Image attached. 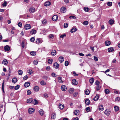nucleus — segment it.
Here are the masks:
<instances>
[{"mask_svg":"<svg viewBox=\"0 0 120 120\" xmlns=\"http://www.w3.org/2000/svg\"><path fill=\"white\" fill-rule=\"evenodd\" d=\"M52 59H49L48 60V63L50 64H51L52 63Z\"/></svg>","mask_w":120,"mask_h":120,"instance_id":"43","label":"nucleus"},{"mask_svg":"<svg viewBox=\"0 0 120 120\" xmlns=\"http://www.w3.org/2000/svg\"><path fill=\"white\" fill-rule=\"evenodd\" d=\"M7 5V2L5 1L4 3L2 4L3 6V7H5Z\"/></svg>","mask_w":120,"mask_h":120,"instance_id":"51","label":"nucleus"},{"mask_svg":"<svg viewBox=\"0 0 120 120\" xmlns=\"http://www.w3.org/2000/svg\"><path fill=\"white\" fill-rule=\"evenodd\" d=\"M61 90L63 91H65L67 89L66 86L64 85H62L61 86Z\"/></svg>","mask_w":120,"mask_h":120,"instance_id":"10","label":"nucleus"},{"mask_svg":"<svg viewBox=\"0 0 120 120\" xmlns=\"http://www.w3.org/2000/svg\"><path fill=\"white\" fill-rule=\"evenodd\" d=\"M86 111L89 112L90 111V109L89 107H87L86 108Z\"/></svg>","mask_w":120,"mask_h":120,"instance_id":"52","label":"nucleus"},{"mask_svg":"<svg viewBox=\"0 0 120 120\" xmlns=\"http://www.w3.org/2000/svg\"><path fill=\"white\" fill-rule=\"evenodd\" d=\"M77 30V29L76 28H73L71 30V32L73 33L75 32Z\"/></svg>","mask_w":120,"mask_h":120,"instance_id":"26","label":"nucleus"},{"mask_svg":"<svg viewBox=\"0 0 120 120\" xmlns=\"http://www.w3.org/2000/svg\"><path fill=\"white\" fill-rule=\"evenodd\" d=\"M19 88V85H17L15 87V90H17Z\"/></svg>","mask_w":120,"mask_h":120,"instance_id":"55","label":"nucleus"},{"mask_svg":"<svg viewBox=\"0 0 120 120\" xmlns=\"http://www.w3.org/2000/svg\"><path fill=\"white\" fill-rule=\"evenodd\" d=\"M33 100L32 98H29L27 100V102L28 103H30L32 102Z\"/></svg>","mask_w":120,"mask_h":120,"instance_id":"27","label":"nucleus"},{"mask_svg":"<svg viewBox=\"0 0 120 120\" xmlns=\"http://www.w3.org/2000/svg\"><path fill=\"white\" fill-rule=\"evenodd\" d=\"M56 114L55 113H53L52 115L51 118L53 119H54L56 117Z\"/></svg>","mask_w":120,"mask_h":120,"instance_id":"36","label":"nucleus"},{"mask_svg":"<svg viewBox=\"0 0 120 120\" xmlns=\"http://www.w3.org/2000/svg\"><path fill=\"white\" fill-rule=\"evenodd\" d=\"M34 110H35L34 109L30 108L29 109L28 112L30 114H32L34 112Z\"/></svg>","mask_w":120,"mask_h":120,"instance_id":"1","label":"nucleus"},{"mask_svg":"<svg viewBox=\"0 0 120 120\" xmlns=\"http://www.w3.org/2000/svg\"><path fill=\"white\" fill-rule=\"evenodd\" d=\"M28 76L27 75L25 76L23 78V79L25 80L27 79H28Z\"/></svg>","mask_w":120,"mask_h":120,"instance_id":"63","label":"nucleus"},{"mask_svg":"<svg viewBox=\"0 0 120 120\" xmlns=\"http://www.w3.org/2000/svg\"><path fill=\"white\" fill-rule=\"evenodd\" d=\"M105 92L106 94H108L109 92V90L108 89H105Z\"/></svg>","mask_w":120,"mask_h":120,"instance_id":"37","label":"nucleus"},{"mask_svg":"<svg viewBox=\"0 0 120 120\" xmlns=\"http://www.w3.org/2000/svg\"><path fill=\"white\" fill-rule=\"evenodd\" d=\"M18 74L20 75H22V71L21 70H19L18 71Z\"/></svg>","mask_w":120,"mask_h":120,"instance_id":"31","label":"nucleus"},{"mask_svg":"<svg viewBox=\"0 0 120 120\" xmlns=\"http://www.w3.org/2000/svg\"><path fill=\"white\" fill-rule=\"evenodd\" d=\"M90 92L89 90H88L87 89L85 92V93L86 95H88L89 94Z\"/></svg>","mask_w":120,"mask_h":120,"instance_id":"44","label":"nucleus"},{"mask_svg":"<svg viewBox=\"0 0 120 120\" xmlns=\"http://www.w3.org/2000/svg\"><path fill=\"white\" fill-rule=\"evenodd\" d=\"M51 53L52 56H55L56 54V51L55 50H52L51 52Z\"/></svg>","mask_w":120,"mask_h":120,"instance_id":"12","label":"nucleus"},{"mask_svg":"<svg viewBox=\"0 0 120 120\" xmlns=\"http://www.w3.org/2000/svg\"><path fill=\"white\" fill-rule=\"evenodd\" d=\"M50 67L49 66H47L46 68V70L48 71H49L50 70Z\"/></svg>","mask_w":120,"mask_h":120,"instance_id":"58","label":"nucleus"},{"mask_svg":"<svg viewBox=\"0 0 120 120\" xmlns=\"http://www.w3.org/2000/svg\"><path fill=\"white\" fill-rule=\"evenodd\" d=\"M114 108L116 112L119 109V108L117 106H115Z\"/></svg>","mask_w":120,"mask_h":120,"instance_id":"38","label":"nucleus"},{"mask_svg":"<svg viewBox=\"0 0 120 120\" xmlns=\"http://www.w3.org/2000/svg\"><path fill=\"white\" fill-rule=\"evenodd\" d=\"M32 103L33 104L36 105L38 104V101L35 99L33 100Z\"/></svg>","mask_w":120,"mask_h":120,"instance_id":"19","label":"nucleus"},{"mask_svg":"<svg viewBox=\"0 0 120 120\" xmlns=\"http://www.w3.org/2000/svg\"><path fill=\"white\" fill-rule=\"evenodd\" d=\"M114 50V49L113 47L109 48L108 49V51L109 52H111Z\"/></svg>","mask_w":120,"mask_h":120,"instance_id":"20","label":"nucleus"},{"mask_svg":"<svg viewBox=\"0 0 120 120\" xmlns=\"http://www.w3.org/2000/svg\"><path fill=\"white\" fill-rule=\"evenodd\" d=\"M108 22L110 25H112L114 23V21L113 20L111 19Z\"/></svg>","mask_w":120,"mask_h":120,"instance_id":"30","label":"nucleus"},{"mask_svg":"<svg viewBox=\"0 0 120 120\" xmlns=\"http://www.w3.org/2000/svg\"><path fill=\"white\" fill-rule=\"evenodd\" d=\"M4 50L6 51H8L10 50V47L8 45L5 46L4 47Z\"/></svg>","mask_w":120,"mask_h":120,"instance_id":"11","label":"nucleus"},{"mask_svg":"<svg viewBox=\"0 0 120 120\" xmlns=\"http://www.w3.org/2000/svg\"><path fill=\"white\" fill-rule=\"evenodd\" d=\"M17 78H13L12 80V82L13 83H15L17 81Z\"/></svg>","mask_w":120,"mask_h":120,"instance_id":"22","label":"nucleus"},{"mask_svg":"<svg viewBox=\"0 0 120 120\" xmlns=\"http://www.w3.org/2000/svg\"><path fill=\"white\" fill-rule=\"evenodd\" d=\"M110 112L109 111V110L107 109L104 112L105 114L107 116H109L110 113Z\"/></svg>","mask_w":120,"mask_h":120,"instance_id":"7","label":"nucleus"},{"mask_svg":"<svg viewBox=\"0 0 120 120\" xmlns=\"http://www.w3.org/2000/svg\"><path fill=\"white\" fill-rule=\"evenodd\" d=\"M94 60L96 61H97L98 60V57L96 56H94Z\"/></svg>","mask_w":120,"mask_h":120,"instance_id":"54","label":"nucleus"},{"mask_svg":"<svg viewBox=\"0 0 120 120\" xmlns=\"http://www.w3.org/2000/svg\"><path fill=\"white\" fill-rule=\"evenodd\" d=\"M99 98V96L97 94L96 95L95 97L94 98V101H96Z\"/></svg>","mask_w":120,"mask_h":120,"instance_id":"33","label":"nucleus"},{"mask_svg":"<svg viewBox=\"0 0 120 120\" xmlns=\"http://www.w3.org/2000/svg\"><path fill=\"white\" fill-rule=\"evenodd\" d=\"M51 75L52 76L54 77H56V74L55 73H52L51 74Z\"/></svg>","mask_w":120,"mask_h":120,"instance_id":"61","label":"nucleus"},{"mask_svg":"<svg viewBox=\"0 0 120 120\" xmlns=\"http://www.w3.org/2000/svg\"><path fill=\"white\" fill-rule=\"evenodd\" d=\"M60 11L64 13L66 11V8L65 7H63L61 8Z\"/></svg>","mask_w":120,"mask_h":120,"instance_id":"8","label":"nucleus"},{"mask_svg":"<svg viewBox=\"0 0 120 120\" xmlns=\"http://www.w3.org/2000/svg\"><path fill=\"white\" fill-rule=\"evenodd\" d=\"M50 3L49 1L46 2L44 4V6H49L50 4Z\"/></svg>","mask_w":120,"mask_h":120,"instance_id":"17","label":"nucleus"},{"mask_svg":"<svg viewBox=\"0 0 120 120\" xmlns=\"http://www.w3.org/2000/svg\"><path fill=\"white\" fill-rule=\"evenodd\" d=\"M84 10L86 12L90 10L89 9L86 7H85L84 8Z\"/></svg>","mask_w":120,"mask_h":120,"instance_id":"35","label":"nucleus"},{"mask_svg":"<svg viewBox=\"0 0 120 120\" xmlns=\"http://www.w3.org/2000/svg\"><path fill=\"white\" fill-rule=\"evenodd\" d=\"M36 33V30H32L30 31V33L32 34H34Z\"/></svg>","mask_w":120,"mask_h":120,"instance_id":"28","label":"nucleus"},{"mask_svg":"<svg viewBox=\"0 0 120 120\" xmlns=\"http://www.w3.org/2000/svg\"><path fill=\"white\" fill-rule=\"evenodd\" d=\"M98 109L99 110L102 111L104 109L103 106L102 105H100L98 106Z\"/></svg>","mask_w":120,"mask_h":120,"instance_id":"15","label":"nucleus"},{"mask_svg":"<svg viewBox=\"0 0 120 120\" xmlns=\"http://www.w3.org/2000/svg\"><path fill=\"white\" fill-rule=\"evenodd\" d=\"M94 79L93 78H91L89 80V82L90 83H92L94 82Z\"/></svg>","mask_w":120,"mask_h":120,"instance_id":"34","label":"nucleus"},{"mask_svg":"<svg viewBox=\"0 0 120 120\" xmlns=\"http://www.w3.org/2000/svg\"><path fill=\"white\" fill-rule=\"evenodd\" d=\"M39 113L40 115L41 116H42L43 115L44 113V112L42 109H40L39 111Z\"/></svg>","mask_w":120,"mask_h":120,"instance_id":"21","label":"nucleus"},{"mask_svg":"<svg viewBox=\"0 0 120 120\" xmlns=\"http://www.w3.org/2000/svg\"><path fill=\"white\" fill-rule=\"evenodd\" d=\"M66 36V35L65 34H63L62 35H61L60 36V37L61 38H63L64 37Z\"/></svg>","mask_w":120,"mask_h":120,"instance_id":"64","label":"nucleus"},{"mask_svg":"<svg viewBox=\"0 0 120 120\" xmlns=\"http://www.w3.org/2000/svg\"><path fill=\"white\" fill-rule=\"evenodd\" d=\"M69 64L68 62V61H66L65 62V66H67Z\"/></svg>","mask_w":120,"mask_h":120,"instance_id":"53","label":"nucleus"},{"mask_svg":"<svg viewBox=\"0 0 120 120\" xmlns=\"http://www.w3.org/2000/svg\"><path fill=\"white\" fill-rule=\"evenodd\" d=\"M72 83L74 85H76L78 84V82L75 79H73L72 80Z\"/></svg>","mask_w":120,"mask_h":120,"instance_id":"24","label":"nucleus"},{"mask_svg":"<svg viewBox=\"0 0 120 120\" xmlns=\"http://www.w3.org/2000/svg\"><path fill=\"white\" fill-rule=\"evenodd\" d=\"M101 88V87L99 86V85L98 86H97L96 87V90L97 91H98Z\"/></svg>","mask_w":120,"mask_h":120,"instance_id":"49","label":"nucleus"},{"mask_svg":"<svg viewBox=\"0 0 120 120\" xmlns=\"http://www.w3.org/2000/svg\"><path fill=\"white\" fill-rule=\"evenodd\" d=\"M47 23V21L46 20H44L42 22V23L43 24H45Z\"/></svg>","mask_w":120,"mask_h":120,"instance_id":"59","label":"nucleus"},{"mask_svg":"<svg viewBox=\"0 0 120 120\" xmlns=\"http://www.w3.org/2000/svg\"><path fill=\"white\" fill-rule=\"evenodd\" d=\"M24 28L26 30L29 29L31 28V26L30 24H27L25 25Z\"/></svg>","mask_w":120,"mask_h":120,"instance_id":"3","label":"nucleus"},{"mask_svg":"<svg viewBox=\"0 0 120 120\" xmlns=\"http://www.w3.org/2000/svg\"><path fill=\"white\" fill-rule=\"evenodd\" d=\"M68 91L70 94H72L74 91V89L73 88H71L69 89Z\"/></svg>","mask_w":120,"mask_h":120,"instance_id":"14","label":"nucleus"},{"mask_svg":"<svg viewBox=\"0 0 120 120\" xmlns=\"http://www.w3.org/2000/svg\"><path fill=\"white\" fill-rule=\"evenodd\" d=\"M2 63L4 65H6L8 63V61L6 59H4L3 60Z\"/></svg>","mask_w":120,"mask_h":120,"instance_id":"13","label":"nucleus"},{"mask_svg":"<svg viewBox=\"0 0 120 120\" xmlns=\"http://www.w3.org/2000/svg\"><path fill=\"white\" fill-rule=\"evenodd\" d=\"M30 85V83L29 82H26L24 84V86L26 87H28Z\"/></svg>","mask_w":120,"mask_h":120,"instance_id":"16","label":"nucleus"},{"mask_svg":"<svg viewBox=\"0 0 120 120\" xmlns=\"http://www.w3.org/2000/svg\"><path fill=\"white\" fill-rule=\"evenodd\" d=\"M40 84L42 86L46 85V83L43 80L41 81L40 82Z\"/></svg>","mask_w":120,"mask_h":120,"instance_id":"29","label":"nucleus"},{"mask_svg":"<svg viewBox=\"0 0 120 120\" xmlns=\"http://www.w3.org/2000/svg\"><path fill=\"white\" fill-rule=\"evenodd\" d=\"M4 80L3 82L2 83V88L3 92H4Z\"/></svg>","mask_w":120,"mask_h":120,"instance_id":"41","label":"nucleus"},{"mask_svg":"<svg viewBox=\"0 0 120 120\" xmlns=\"http://www.w3.org/2000/svg\"><path fill=\"white\" fill-rule=\"evenodd\" d=\"M88 23V22L87 21H85L83 22V24L84 25H87Z\"/></svg>","mask_w":120,"mask_h":120,"instance_id":"45","label":"nucleus"},{"mask_svg":"<svg viewBox=\"0 0 120 120\" xmlns=\"http://www.w3.org/2000/svg\"><path fill=\"white\" fill-rule=\"evenodd\" d=\"M35 65H37L38 62V61L36 60H34L33 61Z\"/></svg>","mask_w":120,"mask_h":120,"instance_id":"48","label":"nucleus"},{"mask_svg":"<svg viewBox=\"0 0 120 120\" xmlns=\"http://www.w3.org/2000/svg\"><path fill=\"white\" fill-rule=\"evenodd\" d=\"M58 19V16L56 15H54L52 18V19L54 21H56Z\"/></svg>","mask_w":120,"mask_h":120,"instance_id":"4","label":"nucleus"},{"mask_svg":"<svg viewBox=\"0 0 120 120\" xmlns=\"http://www.w3.org/2000/svg\"><path fill=\"white\" fill-rule=\"evenodd\" d=\"M64 108V105H62L61 104H60L59 105V108L60 109H62Z\"/></svg>","mask_w":120,"mask_h":120,"instance_id":"23","label":"nucleus"},{"mask_svg":"<svg viewBox=\"0 0 120 120\" xmlns=\"http://www.w3.org/2000/svg\"><path fill=\"white\" fill-rule=\"evenodd\" d=\"M30 54L32 56H34L36 55V52H35L32 51L30 52Z\"/></svg>","mask_w":120,"mask_h":120,"instance_id":"47","label":"nucleus"},{"mask_svg":"<svg viewBox=\"0 0 120 120\" xmlns=\"http://www.w3.org/2000/svg\"><path fill=\"white\" fill-rule=\"evenodd\" d=\"M31 93V91L30 90H28L27 91V94L28 95H30Z\"/></svg>","mask_w":120,"mask_h":120,"instance_id":"60","label":"nucleus"},{"mask_svg":"<svg viewBox=\"0 0 120 120\" xmlns=\"http://www.w3.org/2000/svg\"><path fill=\"white\" fill-rule=\"evenodd\" d=\"M30 40L31 41L33 42L34 41L35 39L34 38L32 37L30 38Z\"/></svg>","mask_w":120,"mask_h":120,"instance_id":"62","label":"nucleus"},{"mask_svg":"<svg viewBox=\"0 0 120 120\" xmlns=\"http://www.w3.org/2000/svg\"><path fill=\"white\" fill-rule=\"evenodd\" d=\"M39 89V87L38 86H35L34 88V90L36 92L38 91Z\"/></svg>","mask_w":120,"mask_h":120,"instance_id":"9","label":"nucleus"},{"mask_svg":"<svg viewBox=\"0 0 120 120\" xmlns=\"http://www.w3.org/2000/svg\"><path fill=\"white\" fill-rule=\"evenodd\" d=\"M110 42L109 41H106L105 42V44L106 46H108L110 44Z\"/></svg>","mask_w":120,"mask_h":120,"instance_id":"18","label":"nucleus"},{"mask_svg":"<svg viewBox=\"0 0 120 120\" xmlns=\"http://www.w3.org/2000/svg\"><path fill=\"white\" fill-rule=\"evenodd\" d=\"M69 18L70 19H76V17L73 16H70Z\"/></svg>","mask_w":120,"mask_h":120,"instance_id":"57","label":"nucleus"},{"mask_svg":"<svg viewBox=\"0 0 120 120\" xmlns=\"http://www.w3.org/2000/svg\"><path fill=\"white\" fill-rule=\"evenodd\" d=\"M62 78L60 77H59L58 78V81L60 82H63L62 80Z\"/></svg>","mask_w":120,"mask_h":120,"instance_id":"39","label":"nucleus"},{"mask_svg":"<svg viewBox=\"0 0 120 120\" xmlns=\"http://www.w3.org/2000/svg\"><path fill=\"white\" fill-rule=\"evenodd\" d=\"M107 5L109 6H111L112 5V2H108L107 3Z\"/></svg>","mask_w":120,"mask_h":120,"instance_id":"40","label":"nucleus"},{"mask_svg":"<svg viewBox=\"0 0 120 120\" xmlns=\"http://www.w3.org/2000/svg\"><path fill=\"white\" fill-rule=\"evenodd\" d=\"M59 60L60 63H62L64 61V59L63 57L62 56H60L59 58Z\"/></svg>","mask_w":120,"mask_h":120,"instance_id":"6","label":"nucleus"},{"mask_svg":"<svg viewBox=\"0 0 120 120\" xmlns=\"http://www.w3.org/2000/svg\"><path fill=\"white\" fill-rule=\"evenodd\" d=\"M54 67L56 69L58 68L59 67V64L57 63H55L53 65Z\"/></svg>","mask_w":120,"mask_h":120,"instance_id":"5","label":"nucleus"},{"mask_svg":"<svg viewBox=\"0 0 120 120\" xmlns=\"http://www.w3.org/2000/svg\"><path fill=\"white\" fill-rule=\"evenodd\" d=\"M28 73L30 75H31L33 73L32 71L31 70H28Z\"/></svg>","mask_w":120,"mask_h":120,"instance_id":"46","label":"nucleus"},{"mask_svg":"<svg viewBox=\"0 0 120 120\" xmlns=\"http://www.w3.org/2000/svg\"><path fill=\"white\" fill-rule=\"evenodd\" d=\"M64 26L65 28H67L68 26V24L66 23H64Z\"/></svg>","mask_w":120,"mask_h":120,"instance_id":"50","label":"nucleus"},{"mask_svg":"<svg viewBox=\"0 0 120 120\" xmlns=\"http://www.w3.org/2000/svg\"><path fill=\"white\" fill-rule=\"evenodd\" d=\"M35 8L33 7H31L29 9V12L30 13H33L35 11Z\"/></svg>","mask_w":120,"mask_h":120,"instance_id":"2","label":"nucleus"},{"mask_svg":"<svg viewBox=\"0 0 120 120\" xmlns=\"http://www.w3.org/2000/svg\"><path fill=\"white\" fill-rule=\"evenodd\" d=\"M36 43L37 44H38L40 42V38H37L36 41Z\"/></svg>","mask_w":120,"mask_h":120,"instance_id":"42","label":"nucleus"},{"mask_svg":"<svg viewBox=\"0 0 120 120\" xmlns=\"http://www.w3.org/2000/svg\"><path fill=\"white\" fill-rule=\"evenodd\" d=\"M85 103L86 105H88L90 104V101L88 99H86L85 101Z\"/></svg>","mask_w":120,"mask_h":120,"instance_id":"25","label":"nucleus"},{"mask_svg":"<svg viewBox=\"0 0 120 120\" xmlns=\"http://www.w3.org/2000/svg\"><path fill=\"white\" fill-rule=\"evenodd\" d=\"M74 114L75 115H78L79 114V111L78 110H76Z\"/></svg>","mask_w":120,"mask_h":120,"instance_id":"32","label":"nucleus"},{"mask_svg":"<svg viewBox=\"0 0 120 120\" xmlns=\"http://www.w3.org/2000/svg\"><path fill=\"white\" fill-rule=\"evenodd\" d=\"M99 82L98 80L96 81L95 82V84L97 86L99 85Z\"/></svg>","mask_w":120,"mask_h":120,"instance_id":"56","label":"nucleus"}]
</instances>
